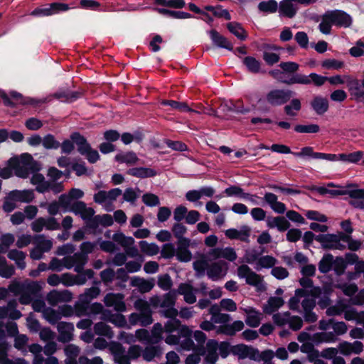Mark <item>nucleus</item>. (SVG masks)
<instances>
[{
  "instance_id": "11",
  "label": "nucleus",
  "mask_w": 364,
  "mask_h": 364,
  "mask_svg": "<svg viewBox=\"0 0 364 364\" xmlns=\"http://www.w3.org/2000/svg\"><path fill=\"white\" fill-rule=\"evenodd\" d=\"M206 355L204 358V364H215L218 360V350L219 343L215 339H209L206 343Z\"/></svg>"
},
{
  "instance_id": "6",
  "label": "nucleus",
  "mask_w": 364,
  "mask_h": 364,
  "mask_svg": "<svg viewBox=\"0 0 364 364\" xmlns=\"http://www.w3.org/2000/svg\"><path fill=\"white\" fill-rule=\"evenodd\" d=\"M10 96L11 97L4 91L0 92V97L2 99L4 105L9 107H16L17 103L36 105L39 102L33 98L26 99L21 93L16 91L11 92Z\"/></svg>"
},
{
  "instance_id": "43",
  "label": "nucleus",
  "mask_w": 364,
  "mask_h": 364,
  "mask_svg": "<svg viewBox=\"0 0 364 364\" xmlns=\"http://www.w3.org/2000/svg\"><path fill=\"white\" fill-rule=\"evenodd\" d=\"M277 262V259L270 255L260 257L258 259V262H257V267L256 269L257 270H259L261 268H273Z\"/></svg>"
},
{
  "instance_id": "32",
  "label": "nucleus",
  "mask_w": 364,
  "mask_h": 364,
  "mask_svg": "<svg viewBox=\"0 0 364 364\" xmlns=\"http://www.w3.org/2000/svg\"><path fill=\"white\" fill-rule=\"evenodd\" d=\"M94 332L98 336H106L108 338H112L114 337V332L112 328L102 321L97 322L95 324Z\"/></svg>"
},
{
  "instance_id": "48",
  "label": "nucleus",
  "mask_w": 364,
  "mask_h": 364,
  "mask_svg": "<svg viewBox=\"0 0 364 364\" xmlns=\"http://www.w3.org/2000/svg\"><path fill=\"white\" fill-rule=\"evenodd\" d=\"M18 306L15 299H12L8 301V316L12 320H18L22 316L21 312L16 309Z\"/></svg>"
},
{
  "instance_id": "1",
  "label": "nucleus",
  "mask_w": 364,
  "mask_h": 364,
  "mask_svg": "<svg viewBox=\"0 0 364 364\" xmlns=\"http://www.w3.org/2000/svg\"><path fill=\"white\" fill-rule=\"evenodd\" d=\"M270 149L274 152L285 154H291L296 157L300 158L309 156L314 159H322L326 161H334L337 159V156L335 155V154L315 152L314 151V147L312 146H304L301 148L299 152H293L287 145L273 144L270 146Z\"/></svg>"
},
{
  "instance_id": "49",
  "label": "nucleus",
  "mask_w": 364,
  "mask_h": 364,
  "mask_svg": "<svg viewBox=\"0 0 364 364\" xmlns=\"http://www.w3.org/2000/svg\"><path fill=\"white\" fill-rule=\"evenodd\" d=\"M164 331V328L160 323H156L153 328L151 330V337L149 341L150 343L153 344L158 343L160 342L163 337H162V333Z\"/></svg>"
},
{
  "instance_id": "28",
  "label": "nucleus",
  "mask_w": 364,
  "mask_h": 364,
  "mask_svg": "<svg viewBox=\"0 0 364 364\" xmlns=\"http://www.w3.org/2000/svg\"><path fill=\"white\" fill-rule=\"evenodd\" d=\"M279 12L281 16L292 18L296 14V9L289 1H281L279 6Z\"/></svg>"
},
{
  "instance_id": "10",
  "label": "nucleus",
  "mask_w": 364,
  "mask_h": 364,
  "mask_svg": "<svg viewBox=\"0 0 364 364\" xmlns=\"http://www.w3.org/2000/svg\"><path fill=\"white\" fill-rule=\"evenodd\" d=\"M310 107L318 115H323L329 109V102L325 97L316 95L311 100Z\"/></svg>"
},
{
  "instance_id": "44",
  "label": "nucleus",
  "mask_w": 364,
  "mask_h": 364,
  "mask_svg": "<svg viewBox=\"0 0 364 364\" xmlns=\"http://www.w3.org/2000/svg\"><path fill=\"white\" fill-rule=\"evenodd\" d=\"M279 66L281 68L283 73L289 75L287 79H289L292 75L297 74L296 71L299 68V65L297 63L291 61L282 62Z\"/></svg>"
},
{
  "instance_id": "63",
  "label": "nucleus",
  "mask_w": 364,
  "mask_h": 364,
  "mask_svg": "<svg viewBox=\"0 0 364 364\" xmlns=\"http://www.w3.org/2000/svg\"><path fill=\"white\" fill-rule=\"evenodd\" d=\"M294 39L299 46L304 49L308 48L309 37L304 31H299L295 34Z\"/></svg>"
},
{
  "instance_id": "62",
  "label": "nucleus",
  "mask_w": 364,
  "mask_h": 364,
  "mask_svg": "<svg viewBox=\"0 0 364 364\" xmlns=\"http://www.w3.org/2000/svg\"><path fill=\"white\" fill-rule=\"evenodd\" d=\"M48 6L50 8V12H51V16L70 9L69 5L65 3L53 2L49 4Z\"/></svg>"
},
{
  "instance_id": "20",
  "label": "nucleus",
  "mask_w": 364,
  "mask_h": 364,
  "mask_svg": "<svg viewBox=\"0 0 364 364\" xmlns=\"http://www.w3.org/2000/svg\"><path fill=\"white\" fill-rule=\"evenodd\" d=\"M227 266V263L224 261H219L208 265L207 275L209 279L213 281H218L221 277L225 274H223V267Z\"/></svg>"
},
{
  "instance_id": "26",
  "label": "nucleus",
  "mask_w": 364,
  "mask_h": 364,
  "mask_svg": "<svg viewBox=\"0 0 364 364\" xmlns=\"http://www.w3.org/2000/svg\"><path fill=\"white\" fill-rule=\"evenodd\" d=\"M284 304V301L279 296H271L267 301V304L263 308V311L267 314H272L277 311Z\"/></svg>"
},
{
  "instance_id": "57",
  "label": "nucleus",
  "mask_w": 364,
  "mask_h": 364,
  "mask_svg": "<svg viewBox=\"0 0 364 364\" xmlns=\"http://www.w3.org/2000/svg\"><path fill=\"white\" fill-rule=\"evenodd\" d=\"M157 284L161 289L168 291L171 289L173 282L168 274H164L159 277Z\"/></svg>"
},
{
  "instance_id": "47",
  "label": "nucleus",
  "mask_w": 364,
  "mask_h": 364,
  "mask_svg": "<svg viewBox=\"0 0 364 364\" xmlns=\"http://www.w3.org/2000/svg\"><path fill=\"white\" fill-rule=\"evenodd\" d=\"M177 290L173 289L165 294L161 303V307L166 308L174 306L176 301Z\"/></svg>"
},
{
  "instance_id": "55",
  "label": "nucleus",
  "mask_w": 364,
  "mask_h": 364,
  "mask_svg": "<svg viewBox=\"0 0 364 364\" xmlns=\"http://www.w3.org/2000/svg\"><path fill=\"white\" fill-rule=\"evenodd\" d=\"M248 350L249 346L245 344H237L232 346V353L235 355H237L239 359H245L247 358Z\"/></svg>"
},
{
  "instance_id": "42",
  "label": "nucleus",
  "mask_w": 364,
  "mask_h": 364,
  "mask_svg": "<svg viewBox=\"0 0 364 364\" xmlns=\"http://www.w3.org/2000/svg\"><path fill=\"white\" fill-rule=\"evenodd\" d=\"M90 302L87 300L79 297V301L75 304L74 312L77 317L87 315V310L89 308Z\"/></svg>"
},
{
  "instance_id": "33",
  "label": "nucleus",
  "mask_w": 364,
  "mask_h": 364,
  "mask_svg": "<svg viewBox=\"0 0 364 364\" xmlns=\"http://www.w3.org/2000/svg\"><path fill=\"white\" fill-rule=\"evenodd\" d=\"M161 105L163 106H170L173 109L183 112H193V110L190 108L186 102H178L172 100H164L161 101Z\"/></svg>"
},
{
  "instance_id": "58",
  "label": "nucleus",
  "mask_w": 364,
  "mask_h": 364,
  "mask_svg": "<svg viewBox=\"0 0 364 364\" xmlns=\"http://www.w3.org/2000/svg\"><path fill=\"white\" fill-rule=\"evenodd\" d=\"M321 66L325 69L339 70L344 66V63L336 59H326L322 61Z\"/></svg>"
},
{
  "instance_id": "14",
  "label": "nucleus",
  "mask_w": 364,
  "mask_h": 364,
  "mask_svg": "<svg viewBox=\"0 0 364 364\" xmlns=\"http://www.w3.org/2000/svg\"><path fill=\"white\" fill-rule=\"evenodd\" d=\"M199 290L194 288L191 284L187 283H181L178 286L177 292L178 294L183 295L184 301L189 304H193L196 301V296L194 292H198Z\"/></svg>"
},
{
  "instance_id": "39",
  "label": "nucleus",
  "mask_w": 364,
  "mask_h": 364,
  "mask_svg": "<svg viewBox=\"0 0 364 364\" xmlns=\"http://www.w3.org/2000/svg\"><path fill=\"white\" fill-rule=\"evenodd\" d=\"M290 103L289 105H287L284 107V113L290 117H295L296 116V112H294L293 110H295L296 112H299L301 109V103L299 99L294 98L292 100H290Z\"/></svg>"
},
{
  "instance_id": "13",
  "label": "nucleus",
  "mask_w": 364,
  "mask_h": 364,
  "mask_svg": "<svg viewBox=\"0 0 364 364\" xmlns=\"http://www.w3.org/2000/svg\"><path fill=\"white\" fill-rule=\"evenodd\" d=\"M316 241L321 243L323 250H338V240L336 234H319L316 236Z\"/></svg>"
},
{
  "instance_id": "52",
  "label": "nucleus",
  "mask_w": 364,
  "mask_h": 364,
  "mask_svg": "<svg viewBox=\"0 0 364 364\" xmlns=\"http://www.w3.org/2000/svg\"><path fill=\"white\" fill-rule=\"evenodd\" d=\"M332 26L328 14L325 12L322 16L321 22L318 25L320 32L326 35L331 33Z\"/></svg>"
},
{
  "instance_id": "12",
  "label": "nucleus",
  "mask_w": 364,
  "mask_h": 364,
  "mask_svg": "<svg viewBox=\"0 0 364 364\" xmlns=\"http://www.w3.org/2000/svg\"><path fill=\"white\" fill-rule=\"evenodd\" d=\"M266 221L269 228H277L280 232L288 230L291 226L289 221L284 216H269Z\"/></svg>"
},
{
  "instance_id": "54",
  "label": "nucleus",
  "mask_w": 364,
  "mask_h": 364,
  "mask_svg": "<svg viewBox=\"0 0 364 364\" xmlns=\"http://www.w3.org/2000/svg\"><path fill=\"white\" fill-rule=\"evenodd\" d=\"M193 267L196 271V277L200 278L205 275V270H208V263L203 259L197 260L193 262Z\"/></svg>"
},
{
  "instance_id": "22",
  "label": "nucleus",
  "mask_w": 364,
  "mask_h": 364,
  "mask_svg": "<svg viewBox=\"0 0 364 364\" xmlns=\"http://www.w3.org/2000/svg\"><path fill=\"white\" fill-rule=\"evenodd\" d=\"M81 93L77 91L59 90L53 93V97L64 102H72L80 98Z\"/></svg>"
},
{
  "instance_id": "19",
  "label": "nucleus",
  "mask_w": 364,
  "mask_h": 364,
  "mask_svg": "<svg viewBox=\"0 0 364 364\" xmlns=\"http://www.w3.org/2000/svg\"><path fill=\"white\" fill-rule=\"evenodd\" d=\"M9 198L14 201L30 203L34 198V193L32 190H14L9 193Z\"/></svg>"
},
{
  "instance_id": "30",
  "label": "nucleus",
  "mask_w": 364,
  "mask_h": 364,
  "mask_svg": "<svg viewBox=\"0 0 364 364\" xmlns=\"http://www.w3.org/2000/svg\"><path fill=\"white\" fill-rule=\"evenodd\" d=\"M162 355V349L159 346H149L143 350L142 357L147 361L151 362L155 357H160Z\"/></svg>"
},
{
  "instance_id": "7",
  "label": "nucleus",
  "mask_w": 364,
  "mask_h": 364,
  "mask_svg": "<svg viewBox=\"0 0 364 364\" xmlns=\"http://www.w3.org/2000/svg\"><path fill=\"white\" fill-rule=\"evenodd\" d=\"M333 26L338 28H349L353 23V18L350 14L343 10L334 9L326 11Z\"/></svg>"
},
{
  "instance_id": "59",
  "label": "nucleus",
  "mask_w": 364,
  "mask_h": 364,
  "mask_svg": "<svg viewBox=\"0 0 364 364\" xmlns=\"http://www.w3.org/2000/svg\"><path fill=\"white\" fill-rule=\"evenodd\" d=\"M142 202L147 206L154 207L160 203L159 198L151 193H146L142 196Z\"/></svg>"
},
{
  "instance_id": "18",
  "label": "nucleus",
  "mask_w": 364,
  "mask_h": 364,
  "mask_svg": "<svg viewBox=\"0 0 364 364\" xmlns=\"http://www.w3.org/2000/svg\"><path fill=\"white\" fill-rule=\"evenodd\" d=\"M85 137L78 132H74L70 134V139H65L60 143L61 153L65 154H70L75 149V145L77 146L76 139Z\"/></svg>"
},
{
  "instance_id": "25",
  "label": "nucleus",
  "mask_w": 364,
  "mask_h": 364,
  "mask_svg": "<svg viewBox=\"0 0 364 364\" xmlns=\"http://www.w3.org/2000/svg\"><path fill=\"white\" fill-rule=\"evenodd\" d=\"M245 311L247 314L245 318L246 324L252 328L258 327L261 322L260 313L252 307L245 309Z\"/></svg>"
},
{
  "instance_id": "41",
  "label": "nucleus",
  "mask_w": 364,
  "mask_h": 364,
  "mask_svg": "<svg viewBox=\"0 0 364 364\" xmlns=\"http://www.w3.org/2000/svg\"><path fill=\"white\" fill-rule=\"evenodd\" d=\"M347 268L346 261L341 256L334 257L333 270L338 277L342 276Z\"/></svg>"
},
{
  "instance_id": "17",
  "label": "nucleus",
  "mask_w": 364,
  "mask_h": 364,
  "mask_svg": "<svg viewBox=\"0 0 364 364\" xmlns=\"http://www.w3.org/2000/svg\"><path fill=\"white\" fill-rule=\"evenodd\" d=\"M130 285L134 287H137L141 294L150 291L154 287L153 279L146 280L144 278L139 277H134L131 279Z\"/></svg>"
},
{
  "instance_id": "46",
  "label": "nucleus",
  "mask_w": 364,
  "mask_h": 364,
  "mask_svg": "<svg viewBox=\"0 0 364 364\" xmlns=\"http://www.w3.org/2000/svg\"><path fill=\"white\" fill-rule=\"evenodd\" d=\"M43 146L46 149H58L60 148V143L55 136L51 134L45 135L43 138Z\"/></svg>"
},
{
  "instance_id": "8",
  "label": "nucleus",
  "mask_w": 364,
  "mask_h": 364,
  "mask_svg": "<svg viewBox=\"0 0 364 364\" xmlns=\"http://www.w3.org/2000/svg\"><path fill=\"white\" fill-rule=\"evenodd\" d=\"M237 275L240 278H245L249 285L257 287L261 282V277L253 272L247 264H242L237 268Z\"/></svg>"
},
{
  "instance_id": "5",
  "label": "nucleus",
  "mask_w": 364,
  "mask_h": 364,
  "mask_svg": "<svg viewBox=\"0 0 364 364\" xmlns=\"http://www.w3.org/2000/svg\"><path fill=\"white\" fill-rule=\"evenodd\" d=\"M76 142L77 152L85 156L90 164H95L100 160V156L98 151L92 149L85 137L77 138Z\"/></svg>"
},
{
  "instance_id": "9",
  "label": "nucleus",
  "mask_w": 364,
  "mask_h": 364,
  "mask_svg": "<svg viewBox=\"0 0 364 364\" xmlns=\"http://www.w3.org/2000/svg\"><path fill=\"white\" fill-rule=\"evenodd\" d=\"M57 328L59 333L58 338V341L65 343L73 340V332L74 331V325L73 323L65 321L58 322Z\"/></svg>"
},
{
  "instance_id": "50",
  "label": "nucleus",
  "mask_w": 364,
  "mask_h": 364,
  "mask_svg": "<svg viewBox=\"0 0 364 364\" xmlns=\"http://www.w3.org/2000/svg\"><path fill=\"white\" fill-rule=\"evenodd\" d=\"M95 247V243H92L89 241L83 242L80 246V252L75 253V256L78 257L86 258V259H88L87 255L93 252Z\"/></svg>"
},
{
  "instance_id": "53",
  "label": "nucleus",
  "mask_w": 364,
  "mask_h": 364,
  "mask_svg": "<svg viewBox=\"0 0 364 364\" xmlns=\"http://www.w3.org/2000/svg\"><path fill=\"white\" fill-rule=\"evenodd\" d=\"M43 316L44 318L53 325L57 323L61 319L59 311L51 308L46 309L43 313Z\"/></svg>"
},
{
  "instance_id": "61",
  "label": "nucleus",
  "mask_w": 364,
  "mask_h": 364,
  "mask_svg": "<svg viewBox=\"0 0 364 364\" xmlns=\"http://www.w3.org/2000/svg\"><path fill=\"white\" fill-rule=\"evenodd\" d=\"M37 246L43 250V252H49L53 246L51 240H46L43 235H38L36 237Z\"/></svg>"
},
{
  "instance_id": "16",
  "label": "nucleus",
  "mask_w": 364,
  "mask_h": 364,
  "mask_svg": "<svg viewBox=\"0 0 364 364\" xmlns=\"http://www.w3.org/2000/svg\"><path fill=\"white\" fill-rule=\"evenodd\" d=\"M127 173L139 178H152L157 175L155 169L147 167H134L129 168Z\"/></svg>"
},
{
  "instance_id": "51",
  "label": "nucleus",
  "mask_w": 364,
  "mask_h": 364,
  "mask_svg": "<svg viewBox=\"0 0 364 364\" xmlns=\"http://www.w3.org/2000/svg\"><path fill=\"white\" fill-rule=\"evenodd\" d=\"M79 7L82 9L101 11V4L95 0H80Z\"/></svg>"
},
{
  "instance_id": "37",
  "label": "nucleus",
  "mask_w": 364,
  "mask_h": 364,
  "mask_svg": "<svg viewBox=\"0 0 364 364\" xmlns=\"http://www.w3.org/2000/svg\"><path fill=\"white\" fill-rule=\"evenodd\" d=\"M337 156V159L333 161L337 160H341L342 161H347L350 163H358L363 157V151H354L350 154H340L338 155L335 154Z\"/></svg>"
},
{
  "instance_id": "56",
  "label": "nucleus",
  "mask_w": 364,
  "mask_h": 364,
  "mask_svg": "<svg viewBox=\"0 0 364 364\" xmlns=\"http://www.w3.org/2000/svg\"><path fill=\"white\" fill-rule=\"evenodd\" d=\"M3 266L0 269V276L3 278L9 279L15 273V269L13 265H7L6 260L4 257H0Z\"/></svg>"
},
{
  "instance_id": "29",
  "label": "nucleus",
  "mask_w": 364,
  "mask_h": 364,
  "mask_svg": "<svg viewBox=\"0 0 364 364\" xmlns=\"http://www.w3.org/2000/svg\"><path fill=\"white\" fill-rule=\"evenodd\" d=\"M227 28L240 41H245L247 38V32L240 23L230 22L227 24Z\"/></svg>"
},
{
  "instance_id": "36",
  "label": "nucleus",
  "mask_w": 364,
  "mask_h": 364,
  "mask_svg": "<svg viewBox=\"0 0 364 364\" xmlns=\"http://www.w3.org/2000/svg\"><path fill=\"white\" fill-rule=\"evenodd\" d=\"M349 91L350 94L354 96L355 100L357 102L363 100L361 98L364 95V90L361 89V82L358 79H354L349 82Z\"/></svg>"
},
{
  "instance_id": "34",
  "label": "nucleus",
  "mask_w": 364,
  "mask_h": 364,
  "mask_svg": "<svg viewBox=\"0 0 364 364\" xmlns=\"http://www.w3.org/2000/svg\"><path fill=\"white\" fill-rule=\"evenodd\" d=\"M114 159L119 163H125L127 165H134L139 161V158L134 151L118 154L115 156Z\"/></svg>"
},
{
  "instance_id": "38",
  "label": "nucleus",
  "mask_w": 364,
  "mask_h": 364,
  "mask_svg": "<svg viewBox=\"0 0 364 364\" xmlns=\"http://www.w3.org/2000/svg\"><path fill=\"white\" fill-rule=\"evenodd\" d=\"M141 251L149 256H154L159 253V247L155 243H149L146 240L139 242Z\"/></svg>"
},
{
  "instance_id": "21",
  "label": "nucleus",
  "mask_w": 364,
  "mask_h": 364,
  "mask_svg": "<svg viewBox=\"0 0 364 364\" xmlns=\"http://www.w3.org/2000/svg\"><path fill=\"white\" fill-rule=\"evenodd\" d=\"M228 197L237 196L242 199L251 200L252 197H257L248 193H245L244 190L237 186H230L223 192Z\"/></svg>"
},
{
  "instance_id": "3",
  "label": "nucleus",
  "mask_w": 364,
  "mask_h": 364,
  "mask_svg": "<svg viewBox=\"0 0 364 364\" xmlns=\"http://www.w3.org/2000/svg\"><path fill=\"white\" fill-rule=\"evenodd\" d=\"M294 92L289 89H274L266 95L267 102L272 107H279L287 104Z\"/></svg>"
},
{
  "instance_id": "40",
  "label": "nucleus",
  "mask_w": 364,
  "mask_h": 364,
  "mask_svg": "<svg viewBox=\"0 0 364 364\" xmlns=\"http://www.w3.org/2000/svg\"><path fill=\"white\" fill-rule=\"evenodd\" d=\"M258 9L264 13L273 14L278 10V4L275 0L263 1L259 3Z\"/></svg>"
},
{
  "instance_id": "27",
  "label": "nucleus",
  "mask_w": 364,
  "mask_h": 364,
  "mask_svg": "<svg viewBox=\"0 0 364 364\" xmlns=\"http://www.w3.org/2000/svg\"><path fill=\"white\" fill-rule=\"evenodd\" d=\"M334 257L331 253L324 254L318 264V268L321 273L327 274L333 269Z\"/></svg>"
},
{
  "instance_id": "2",
  "label": "nucleus",
  "mask_w": 364,
  "mask_h": 364,
  "mask_svg": "<svg viewBox=\"0 0 364 364\" xmlns=\"http://www.w3.org/2000/svg\"><path fill=\"white\" fill-rule=\"evenodd\" d=\"M328 77L320 75L315 73H311L309 75L302 74H295L289 79H286L282 82L287 85L302 84L309 85L313 82L316 86H322L326 81Z\"/></svg>"
},
{
  "instance_id": "35",
  "label": "nucleus",
  "mask_w": 364,
  "mask_h": 364,
  "mask_svg": "<svg viewBox=\"0 0 364 364\" xmlns=\"http://www.w3.org/2000/svg\"><path fill=\"white\" fill-rule=\"evenodd\" d=\"M20 164L28 166L32 172H38L40 170L38 163L35 161L33 156L28 153H23L21 155Z\"/></svg>"
},
{
  "instance_id": "4",
  "label": "nucleus",
  "mask_w": 364,
  "mask_h": 364,
  "mask_svg": "<svg viewBox=\"0 0 364 364\" xmlns=\"http://www.w3.org/2000/svg\"><path fill=\"white\" fill-rule=\"evenodd\" d=\"M329 194L332 196L348 195L351 198L350 203L355 208L364 210V189L354 188L348 190L329 189Z\"/></svg>"
},
{
  "instance_id": "23",
  "label": "nucleus",
  "mask_w": 364,
  "mask_h": 364,
  "mask_svg": "<svg viewBox=\"0 0 364 364\" xmlns=\"http://www.w3.org/2000/svg\"><path fill=\"white\" fill-rule=\"evenodd\" d=\"M9 163L15 170V174L21 178H28L30 173L32 172L29 167L21 165L19 160L16 158H11Z\"/></svg>"
},
{
  "instance_id": "15",
  "label": "nucleus",
  "mask_w": 364,
  "mask_h": 364,
  "mask_svg": "<svg viewBox=\"0 0 364 364\" xmlns=\"http://www.w3.org/2000/svg\"><path fill=\"white\" fill-rule=\"evenodd\" d=\"M210 38L215 46L218 48H225L230 51L233 50V46L227 38L221 35L218 31L212 29L209 31Z\"/></svg>"
},
{
  "instance_id": "60",
  "label": "nucleus",
  "mask_w": 364,
  "mask_h": 364,
  "mask_svg": "<svg viewBox=\"0 0 364 364\" xmlns=\"http://www.w3.org/2000/svg\"><path fill=\"white\" fill-rule=\"evenodd\" d=\"M82 262H78V264H75L74 270L75 272L78 273H85L88 279H92L95 275V272L91 269H85L84 267L85 264L87 262V259L86 258H82Z\"/></svg>"
},
{
  "instance_id": "24",
  "label": "nucleus",
  "mask_w": 364,
  "mask_h": 364,
  "mask_svg": "<svg viewBox=\"0 0 364 364\" xmlns=\"http://www.w3.org/2000/svg\"><path fill=\"white\" fill-rule=\"evenodd\" d=\"M242 64L246 67L247 71L252 74H257L260 72L261 62L253 56L240 57Z\"/></svg>"
},
{
  "instance_id": "31",
  "label": "nucleus",
  "mask_w": 364,
  "mask_h": 364,
  "mask_svg": "<svg viewBox=\"0 0 364 364\" xmlns=\"http://www.w3.org/2000/svg\"><path fill=\"white\" fill-rule=\"evenodd\" d=\"M227 111L233 112L237 114H245L250 112V108L245 107L242 100H237L236 101H230V105L225 104Z\"/></svg>"
},
{
  "instance_id": "45",
  "label": "nucleus",
  "mask_w": 364,
  "mask_h": 364,
  "mask_svg": "<svg viewBox=\"0 0 364 364\" xmlns=\"http://www.w3.org/2000/svg\"><path fill=\"white\" fill-rule=\"evenodd\" d=\"M294 129L297 133L316 134L320 131V127L316 124H296Z\"/></svg>"
},
{
  "instance_id": "64",
  "label": "nucleus",
  "mask_w": 364,
  "mask_h": 364,
  "mask_svg": "<svg viewBox=\"0 0 364 364\" xmlns=\"http://www.w3.org/2000/svg\"><path fill=\"white\" fill-rule=\"evenodd\" d=\"M176 253V250L173 244L172 243H166L163 245L161 255L164 259H171L172 258Z\"/></svg>"
}]
</instances>
